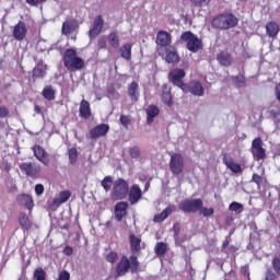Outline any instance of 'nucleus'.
<instances>
[{
  "label": "nucleus",
  "instance_id": "nucleus-1",
  "mask_svg": "<svg viewBox=\"0 0 280 280\" xmlns=\"http://www.w3.org/2000/svg\"><path fill=\"white\" fill-rule=\"evenodd\" d=\"M238 23L240 20L233 13H221L212 19L214 30H233Z\"/></svg>",
  "mask_w": 280,
  "mask_h": 280
},
{
  "label": "nucleus",
  "instance_id": "nucleus-2",
  "mask_svg": "<svg viewBox=\"0 0 280 280\" xmlns=\"http://www.w3.org/2000/svg\"><path fill=\"white\" fill-rule=\"evenodd\" d=\"M129 188L130 186H128V182L126 179H116L113 182L110 198L113 200H124L125 198H128Z\"/></svg>",
  "mask_w": 280,
  "mask_h": 280
},
{
  "label": "nucleus",
  "instance_id": "nucleus-3",
  "mask_svg": "<svg viewBox=\"0 0 280 280\" xmlns=\"http://www.w3.org/2000/svg\"><path fill=\"white\" fill-rule=\"evenodd\" d=\"M65 67L67 69L80 70L84 67V60L78 57V52L73 49H67L63 56Z\"/></svg>",
  "mask_w": 280,
  "mask_h": 280
},
{
  "label": "nucleus",
  "instance_id": "nucleus-4",
  "mask_svg": "<svg viewBox=\"0 0 280 280\" xmlns=\"http://www.w3.org/2000/svg\"><path fill=\"white\" fill-rule=\"evenodd\" d=\"M180 38L184 40V43H186L187 49L192 51V54H196V51H199V49L202 47V40L189 31L183 33Z\"/></svg>",
  "mask_w": 280,
  "mask_h": 280
},
{
  "label": "nucleus",
  "instance_id": "nucleus-5",
  "mask_svg": "<svg viewBox=\"0 0 280 280\" xmlns=\"http://www.w3.org/2000/svg\"><path fill=\"white\" fill-rule=\"evenodd\" d=\"M202 209V199H186L179 203V211L184 213H196Z\"/></svg>",
  "mask_w": 280,
  "mask_h": 280
},
{
  "label": "nucleus",
  "instance_id": "nucleus-6",
  "mask_svg": "<svg viewBox=\"0 0 280 280\" xmlns=\"http://www.w3.org/2000/svg\"><path fill=\"white\" fill-rule=\"evenodd\" d=\"M185 167V160L183 159V155L175 153L171 156L170 161V168L172 174L175 176H180L183 174V170Z\"/></svg>",
  "mask_w": 280,
  "mask_h": 280
},
{
  "label": "nucleus",
  "instance_id": "nucleus-7",
  "mask_svg": "<svg viewBox=\"0 0 280 280\" xmlns=\"http://www.w3.org/2000/svg\"><path fill=\"white\" fill-rule=\"evenodd\" d=\"M252 154L256 161H264V159H266V149H264V141L261 138H256L253 140Z\"/></svg>",
  "mask_w": 280,
  "mask_h": 280
},
{
  "label": "nucleus",
  "instance_id": "nucleus-8",
  "mask_svg": "<svg viewBox=\"0 0 280 280\" xmlns=\"http://www.w3.org/2000/svg\"><path fill=\"white\" fill-rule=\"evenodd\" d=\"M185 70L175 69L168 73V80H171L175 86H178L182 89V91H185L187 89V85H185L183 82V78H185Z\"/></svg>",
  "mask_w": 280,
  "mask_h": 280
},
{
  "label": "nucleus",
  "instance_id": "nucleus-9",
  "mask_svg": "<svg viewBox=\"0 0 280 280\" xmlns=\"http://www.w3.org/2000/svg\"><path fill=\"white\" fill-rule=\"evenodd\" d=\"M128 200L129 203L135 206L139 203V200H141V198H143V192L141 191V187H139V185L133 184L129 190H128Z\"/></svg>",
  "mask_w": 280,
  "mask_h": 280
},
{
  "label": "nucleus",
  "instance_id": "nucleus-10",
  "mask_svg": "<svg viewBox=\"0 0 280 280\" xmlns=\"http://www.w3.org/2000/svg\"><path fill=\"white\" fill-rule=\"evenodd\" d=\"M104 28V20L102 19V15H97L94 19L93 26L89 32L90 38H96L102 34V30Z\"/></svg>",
  "mask_w": 280,
  "mask_h": 280
},
{
  "label": "nucleus",
  "instance_id": "nucleus-11",
  "mask_svg": "<svg viewBox=\"0 0 280 280\" xmlns=\"http://www.w3.org/2000/svg\"><path fill=\"white\" fill-rule=\"evenodd\" d=\"M12 36L15 40H24L27 36V26L25 22H19L12 31Z\"/></svg>",
  "mask_w": 280,
  "mask_h": 280
},
{
  "label": "nucleus",
  "instance_id": "nucleus-12",
  "mask_svg": "<svg viewBox=\"0 0 280 280\" xmlns=\"http://www.w3.org/2000/svg\"><path fill=\"white\" fill-rule=\"evenodd\" d=\"M108 130H110V127L106 124H101L94 127L91 131V138L92 139H100V137H106L108 133Z\"/></svg>",
  "mask_w": 280,
  "mask_h": 280
},
{
  "label": "nucleus",
  "instance_id": "nucleus-13",
  "mask_svg": "<svg viewBox=\"0 0 280 280\" xmlns=\"http://www.w3.org/2000/svg\"><path fill=\"white\" fill-rule=\"evenodd\" d=\"M184 91H189V93L197 95V97H202L205 95V88L202 86V83L198 81L190 82Z\"/></svg>",
  "mask_w": 280,
  "mask_h": 280
},
{
  "label": "nucleus",
  "instance_id": "nucleus-14",
  "mask_svg": "<svg viewBox=\"0 0 280 280\" xmlns=\"http://www.w3.org/2000/svg\"><path fill=\"white\" fill-rule=\"evenodd\" d=\"M34 156L39 160L43 165L48 166L49 165V155H47V152L45 149H43L40 145H35L33 148Z\"/></svg>",
  "mask_w": 280,
  "mask_h": 280
},
{
  "label": "nucleus",
  "instance_id": "nucleus-15",
  "mask_svg": "<svg viewBox=\"0 0 280 280\" xmlns=\"http://www.w3.org/2000/svg\"><path fill=\"white\" fill-rule=\"evenodd\" d=\"M156 45L160 47H167L172 45V35L165 31L158 32L156 35Z\"/></svg>",
  "mask_w": 280,
  "mask_h": 280
},
{
  "label": "nucleus",
  "instance_id": "nucleus-16",
  "mask_svg": "<svg viewBox=\"0 0 280 280\" xmlns=\"http://www.w3.org/2000/svg\"><path fill=\"white\" fill-rule=\"evenodd\" d=\"M126 211H128V202L120 201L115 206V219L117 222H121L124 217L126 215Z\"/></svg>",
  "mask_w": 280,
  "mask_h": 280
},
{
  "label": "nucleus",
  "instance_id": "nucleus-17",
  "mask_svg": "<svg viewBox=\"0 0 280 280\" xmlns=\"http://www.w3.org/2000/svg\"><path fill=\"white\" fill-rule=\"evenodd\" d=\"M20 170L26 174V176H36L40 172V166L34 165L32 163H22Z\"/></svg>",
  "mask_w": 280,
  "mask_h": 280
},
{
  "label": "nucleus",
  "instance_id": "nucleus-18",
  "mask_svg": "<svg viewBox=\"0 0 280 280\" xmlns=\"http://www.w3.org/2000/svg\"><path fill=\"white\" fill-rule=\"evenodd\" d=\"M128 270H130V260H128V257L124 256L117 266V269H116L117 276L124 277V275H126Z\"/></svg>",
  "mask_w": 280,
  "mask_h": 280
},
{
  "label": "nucleus",
  "instance_id": "nucleus-19",
  "mask_svg": "<svg viewBox=\"0 0 280 280\" xmlns=\"http://www.w3.org/2000/svg\"><path fill=\"white\" fill-rule=\"evenodd\" d=\"M174 211H176V207L174 206L167 207L160 214L154 215L153 222H158V223L164 222V220H167V218H170V215H172Z\"/></svg>",
  "mask_w": 280,
  "mask_h": 280
},
{
  "label": "nucleus",
  "instance_id": "nucleus-20",
  "mask_svg": "<svg viewBox=\"0 0 280 280\" xmlns=\"http://www.w3.org/2000/svg\"><path fill=\"white\" fill-rule=\"evenodd\" d=\"M180 58L178 57V52H176V48L170 47L166 49V56L165 61L168 65H176V62H179Z\"/></svg>",
  "mask_w": 280,
  "mask_h": 280
},
{
  "label": "nucleus",
  "instance_id": "nucleus-21",
  "mask_svg": "<svg viewBox=\"0 0 280 280\" xmlns=\"http://www.w3.org/2000/svg\"><path fill=\"white\" fill-rule=\"evenodd\" d=\"M69 198H71V192L69 190L61 191L59 196L52 200V207H60V205H65Z\"/></svg>",
  "mask_w": 280,
  "mask_h": 280
},
{
  "label": "nucleus",
  "instance_id": "nucleus-22",
  "mask_svg": "<svg viewBox=\"0 0 280 280\" xmlns=\"http://www.w3.org/2000/svg\"><path fill=\"white\" fill-rule=\"evenodd\" d=\"M161 113L159 110V107L155 105H151L147 108V124H153L154 122V117H158V115Z\"/></svg>",
  "mask_w": 280,
  "mask_h": 280
},
{
  "label": "nucleus",
  "instance_id": "nucleus-23",
  "mask_svg": "<svg viewBox=\"0 0 280 280\" xmlns=\"http://www.w3.org/2000/svg\"><path fill=\"white\" fill-rule=\"evenodd\" d=\"M79 113L80 116L83 117V119H89V117H91V104H89L88 101L83 100L80 104Z\"/></svg>",
  "mask_w": 280,
  "mask_h": 280
},
{
  "label": "nucleus",
  "instance_id": "nucleus-24",
  "mask_svg": "<svg viewBox=\"0 0 280 280\" xmlns=\"http://www.w3.org/2000/svg\"><path fill=\"white\" fill-rule=\"evenodd\" d=\"M266 32L267 35L270 36V38H275L279 34V24L276 22H269L266 25Z\"/></svg>",
  "mask_w": 280,
  "mask_h": 280
},
{
  "label": "nucleus",
  "instance_id": "nucleus-25",
  "mask_svg": "<svg viewBox=\"0 0 280 280\" xmlns=\"http://www.w3.org/2000/svg\"><path fill=\"white\" fill-rule=\"evenodd\" d=\"M218 61L223 67H231V62H233V59H231V55L229 52L222 51L218 55Z\"/></svg>",
  "mask_w": 280,
  "mask_h": 280
},
{
  "label": "nucleus",
  "instance_id": "nucleus-26",
  "mask_svg": "<svg viewBox=\"0 0 280 280\" xmlns=\"http://www.w3.org/2000/svg\"><path fill=\"white\" fill-rule=\"evenodd\" d=\"M130 246H131L132 253L135 254L139 253V250H141V238L139 236L131 234Z\"/></svg>",
  "mask_w": 280,
  "mask_h": 280
},
{
  "label": "nucleus",
  "instance_id": "nucleus-27",
  "mask_svg": "<svg viewBox=\"0 0 280 280\" xmlns=\"http://www.w3.org/2000/svg\"><path fill=\"white\" fill-rule=\"evenodd\" d=\"M128 93L131 100H133V102H137L139 100V84L137 82H132L128 86Z\"/></svg>",
  "mask_w": 280,
  "mask_h": 280
},
{
  "label": "nucleus",
  "instance_id": "nucleus-28",
  "mask_svg": "<svg viewBox=\"0 0 280 280\" xmlns=\"http://www.w3.org/2000/svg\"><path fill=\"white\" fill-rule=\"evenodd\" d=\"M120 56L125 60H130V58H132V45L131 44H125L120 48Z\"/></svg>",
  "mask_w": 280,
  "mask_h": 280
},
{
  "label": "nucleus",
  "instance_id": "nucleus-29",
  "mask_svg": "<svg viewBox=\"0 0 280 280\" xmlns=\"http://www.w3.org/2000/svg\"><path fill=\"white\" fill-rule=\"evenodd\" d=\"M107 40L110 47H113L114 49L119 48V35H117V32H110L107 37Z\"/></svg>",
  "mask_w": 280,
  "mask_h": 280
},
{
  "label": "nucleus",
  "instance_id": "nucleus-30",
  "mask_svg": "<svg viewBox=\"0 0 280 280\" xmlns=\"http://www.w3.org/2000/svg\"><path fill=\"white\" fill-rule=\"evenodd\" d=\"M224 163L226 165V167L229 170H231V172H233L234 174H240V172H242V166L231 160H224Z\"/></svg>",
  "mask_w": 280,
  "mask_h": 280
},
{
  "label": "nucleus",
  "instance_id": "nucleus-31",
  "mask_svg": "<svg viewBox=\"0 0 280 280\" xmlns=\"http://www.w3.org/2000/svg\"><path fill=\"white\" fill-rule=\"evenodd\" d=\"M162 102L166 104V106H172V93L170 92V89H167V85H164L163 94H162Z\"/></svg>",
  "mask_w": 280,
  "mask_h": 280
},
{
  "label": "nucleus",
  "instance_id": "nucleus-32",
  "mask_svg": "<svg viewBox=\"0 0 280 280\" xmlns=\"http://www.w3.org/2000/svg\"><path fill=\"white\" fill-rule=\"evenodd\" d=\"M21 200L23 205H25L26 209H28V211H32V209H34V199H32V196L22 195Z\"/></svg>",
  "mask_w": 280,
  "mask_h": 280
},
{
  "label": "nucleus",
  "instance_id": "nucleus-33",
  "mask_svg": "<svg viewBox=\"0 0 280 280\" xmlns=\"http://www.w3.org/2000/svg\"><path fill=\"white\" fill-rule=\"evenodd\" d=\"M74 30H75V24L73 22H69V21L63 22L62 28H61L62 34L67 36L68 34H71Z\"/></svg>",
  "mask_w": 280,
  "mask_h": 280
},
{
  "label": "nucleus",
  "instance_id": "nucleus-34",
  "mask_svg": "<svg viewBox=\"0 0 280 280\" xmlns=\"http://www.w3.org/2000/svg\"><path fill=\"white\" fill-rule=\"evenodd\" d=\"M43 95L46 100H56V91H54V88L51 86H46L44 90H43Z\"/></svg>",
  "mask_w": 280,
  "mask_h": 280
},
{
  "label": "nucleus",
  "instance_id": "nucleus-35",
  "mask_svg": "<svg viewBox=\"0 0 280 280\" xmlns=\"http://www.w3.org/2000/svg\"><path fill=\"white\" fill-rule=\"evenodd\" d=\"M154 250L158 257H163L167 252V245H165V243H158Z\"/></svg>",
  "mask_w": 280,
  "mask_h": 280
},
{
  "label": "nucleus",
  "instance_id": "nucleus-36",
  "mask_svg": "<svg viewBox=\"0 0 280 280\" xmlns=\"http://www.w3.org/2000/svg\"><path fill=\"white\" fill-rule=\"evenodd\" d=\"M230 211H233L236 214H240L244 211V205L233 201L230 206H229Z\"/></svg>",
  "mask_w": 280,
  "mask_h": 280
},
{
  "label": "nucleus",
  "instance_id": "nucleus-37",
  "mask_svg": "<svg viewBox=\"0 0 280 280\" xmlns=\"http://www.w3.org/2000/svg\"><path fill=\"white\" fill-rule=\"evenodd\" d=\"M45 71V66L38 65L34 70H33V75L34 78H45L46 75Z\"/></svg>",
  "mask_w": 280,
  "mask_h": 280
},
{
  "label": "nucleus",
  "instance_id": "nucleus-38",
  "mask_svg": "<svg viewBox=\"0 0 280 280\" xmlns=\"http://www.w3.org/2000/svg\"><path fill=\"white\" fill-rule=\"evenodd\" d=\"M69 154V161L71 163V165H75V163H78V149L72 148L68 151Z\"/></svg>",
  "mask_w": 280,
  "mask_h": 280
},
{
  "label": "nucleus",
  "instance_id": "nucleus-39",
  "mask_svg": "<svg viewBox=\"0 0 280 280\" xmlns=\"http://www.w3.org/2000/svg\"><path fill=\"white\" fill-rule=\"evenodd\" d=\"M34 279L35 280H46L47 273H45V270H43V268H37L34 271Z\"/></svg>",
  "mask_w": 280,
  "mask_h": 280
},
{
  "label": "nucleus",
  "instance_id": "nucleus-40",
  "mask_svg": "<svg viewBox=\"0 0 280 280\" xmlns=\"http://www.w3.org/2000/svg\"><path fill=\"white\" fill-rule=\"evenodd\" d=\"M20 224L23 229H30V217L25 213L20 214Z\"/></svg>",
  "mask_w": 280,
  "mask_h": 280
},
{
  "label": "nucleus",
  "instance_id": "nucleus-41",
  "mask_svg": "<svg viewBox=\"0 0 280 280\" xmlns=\"http://www.w3.org/2000/svg\"><path fill=\"white\" fill-rule=\"evenodd\" d=\"M101 185L105 189V191H110V185H113V177L110 176L105 177L102 180Z\"/></svg>",
  "mask_w": 280,
  "mask_h": 280
},
{
  "label": "nucleus",
  "instance_id": "nucleus-42",
  "mask_svg": "<svg viewBox=\"0 0 280 280\" xmlns=\"http://www.w3.org/2000/svg\"><path fill=\"white\" fill-rule=\"evenodd\" d=\"M128 261H129V268H131L133 272L137 271V269L139 268V260H137V257L131 256L129 257Z\"/></svg>",
  "mask_w": 280,
  "mask_h": 280
},
{
  "label": "nucleus",
  "instance_id": "nucleus-43",
  "mask_svg": "<svg viewBox=\"0 0 280 280\" xmlns=\"http://www.w3.org/2000/svg\"><path fill=\"white\" fill-rule=\"evenodd\" d=\"M131 159H139L141 156V149L139 147H133L129 150Z\"/></svg>",
  "mask_w": 280,
  "mask_h": 280
},
{
  "label": "nucleus",
  "instance_id": "nucleus-44",
  "mask_svg": "<svg viewBox=\"0 0 280 280\" xmlns=\"http://www.w3.org/2000/svg\"><path fill=\"white\" fill-rule=\"evenodd\" d=\"M192 3L196 8H207L211 0H192Z\"/></svg>",
  "mask_w": 280,
  "mask_h": 280
},
{
  "label": "nucleus",
  "instance_id": "nucleus-45",
  "mask_svg": "<svg viewBox=\"0 0 280 280\" xmlns=\"http://www.w3.org/2000/svg\"><path fill=\"white\" fill-rule=\"evenodd\" d=\"M200 215H203V218H209V215H213V208H201L199 209Z\"/></svg>",
  "mask_w": 280,
  "mask_h": 280
},
{
  "label": "nucleus",
  "instance_id": "nucleus-46",
  "mask_svg": "<svg viewBox=\"0 0 280 280\" xmlns=\"http://www.w3.org/2000/svg\"><path fill=\"white\" fill-rule=\"evenodd\" d=\"M271 266L273 268V272L280 276V259L275 257L271 261Z\"/></svg>",
  "mask_w": 280,
  "mask_h": 280
},
{
  "label": "nucleus",
  "instance_id": "nucleus-47",
  "mask_svg": "<svg viewBox=\"0 0 280 280\" xmlns=\"http://www.w3.org/2000/svg\"><path fill=\"white\" fill-rule=\"evenodd\" d=\"M173 233H174L175 242H178V235H180V224L179 223H175L173 225Z\"/></svg>",
  "mask_w": 280,
  "mask_h": 280
},
{
  "label": "nucleus",
  "instance_id": "nucleus-48",
  "mask_svg": "<svg viewBox=\"0 0 280 280\" xmlns=\"http://www.w3.org/2000/svg\"><path fill=\"white\" fill-rule=\"evenodd\" d=\"M265 280H279V276H277V273L272 272L271 270H268L266 272Z\"/></svg>",
  "mask_w": 280,
  "mask_h": 280
},
{
  "label": "nucleus",
  "instance_id": "nucleus-49",
  "mask_svg": "<svg viewBox=\"0 0 280 280\" xmlns=\"http://www.w3.org/2000/svg\"><path fill=\"white\" fill-rule=\"evenodd\" d=\"M106 259H107V261H109V264H115L117 261V253L110 252L107 255Z\"/></svg>",
  "mask_w": 280,
  "mask_h": 280
},
{
  "label": "nucleus",
  "instance_id": "nucleus-50",
  "mask_svg": "<svg viewBox=\"0 0 280 280\" xmlns=\"http://www.w3.org/2000/svg\"><path fill=\"white\" fill-rule=\"evenodd\" d=\"M120 124H122L124 128H128V126H130V118H128L126 115H121Z\"/></svg>",
  "mask_w": 280,
  "mask_h": 280
},
{
  "label": "nucleus",
  "instance_id": "nucleus-51",
  "mask_svg": "<svg viewBox=\"0 0 280 280\" xmlns=\"http://www.w3.org/2000/svg\"><path fill=\"white\" fill-rule=\"evenodd\" d=\"M44 191H45V186H43V184H37L35 186V194L37 196H43Z\"/></svg>",
  "mask_w": 280,
  "mask_h": 280
},
{
  "label": "nucleus",
  "instance_id": "nucleus-52",
  "mask_svg": "<svg viewBox=\"0 0 280 280\" xmlns=\"http://www.w3.org/2000/svg\"><path fill=\"white\" fill-rule=\"evenodd\" d=\"M252 180L258 186L261 185V183H264V179L258 174H254Z\"/></svg>",
  "mask_w": 280,
  "mask_h": 280
},
{
  "label": "nucleus",
  "instance_id": "nucleus-53",
  "mask_svg": "<svg viewBox=\"0 0 280 280\" xmlns=\"http://www.w3.org/2000/svg\"><path fill=\"white\" fill-rule=\"evenodd\" d=\"M98 47L100 49H106V37H101L98 39Z\"/></svg>",
  "mask_w": 280,
  "mask_h": 280
},
{
  "label": "nucleus",
  "instance_id": "nucleus-54",
  "mask_svg": "<svg viewBox=\"0 0 280 280\" xmlns=\"http://www.w3.org/2000/svg\"><path fill=\"white\" fill-rule=\"evenodd\" d=\"M7 115H9L8 108H5V106H1L0 105V117H5Z\"/></svg>",
  "mask_w": 280,
  "mask_h": 280
},
{
  "label": "nucleus",
  "instance_id": "nucleus-55",
  "mask_svg": "<svg viewBox=\"0 0 280 280\" xmlns=\"http://www.w3.org/2000/svg\"><path fill=\"white\" fill-rule=\"evenodd\" d=\"M45 0H26V3L30 5H38V3H43Z\"/></svg>",
  "mask_w": 280,
  "mask_h": 280
},
{
  "label": "nucleus",
  "instance_id": "nucleus-56",
  "mask_svg": "<svg viewBox=\"0 0 280 280\" xmlns=\"http://www.w3.org/2000/svg\"><path fill=\"white\" fill-rule=\"evenodd\" d=\"M280 115V109H271L270 110V116L271 117H277Z\"/></svg>",
  "mask_w": 280,
  "mask_h": 280
},
{
  "label": "nucleus",
  "instance_id": "nucleus-57",
  "mask_svg": "<svg viewBox=\"0 0 280 280\" xmlns=\"http://www.w3.org/2000/svg\"><path fill=\"white\" fill-rule=\"evenodd\" d=\"M276 97L280 102V83L276 86Z\"/></svg>",
  "mask_w": 280,
  "mask_h": 280
},
{
  "label": "nucleus",
  "instance_id": "nucleus-58",
  "mask_svg": "<svg viewBox=\"0 0 280 280\" xmlns=\"http://www.w3.org/2000/svg\"><path fill=\"white\" fill-rule=\"evenodd\" d=\"M65 255H73V248L71 247H66L63 250Z\"/></svg>",
  "mask_w": 280,
  "mask_h": 280
},
{
  "label": "nucleus",
  "instance_id": "nucleus-59",
  "mask_svg": "<svg viewBox=\"0 0 280 280\" xmlns=\"http://www.w3.org/2000/svg\"><path fill=\"white\" fill-rule=\"evenodd\" d=\"M34 110L37 115H40V107L38 105H35Z\"/></svg>",
  "mask_w": 280,
  "mask_h": 280
},
{
  "label": "nucleus",
  "instance_id": "nucleus-60",
  "mask_svg": "<svg viewBox=\"0 0 280 280\" xmlns=\"http://www.w3.org/2000/svg\"><path fill=\"white\" fill-rule=\"evenodd\" d=\"M148 189H150V183H147L144 186V191H148Z\"/></svg>",
  "mask_w": 280,
  "mask_h": 280
},
{
  "label": "nucleus",
  "instance_id": "nucleus-61",
  "mask_svg": "<svg viewBox=\"0 0 280 280\" xmlns=\"http://www.w3.org/2000/svg\"><path fill=\"white\" fill-rule=\"evenodd\" d=\"M237 80H238V82H244V77L238 75V77H237Z\"/></svg>",
  "mask_w": 280,
  "mask_h": 280
},
{
  "label": "nucleus",
  "instance_id": "nucleus-62",
  "mask_svg": "<svg viewBox=\"0 0 280 280\" xmlns=\"http://www.w3.org/2000/svg\"><path fill=\"white\" fill-rule=\"evenodd\" d=\"M42 45H45V40L38 42V47H40Z\"/></svg>",
  "mask_w": 280,
  "mask_h": 280
},
{
  "label": "nucleus",
  "instance_id": "nucleus-63",
  "mask_svg": "<svg viewBox=\"0 0 280 280\" xmlns=\"http://www.w3.org/2000/svg\"><path fill=\"white\" fill-rule=\"evenodd\" d=\"M229 246V242L223 243V248H226Z\"/></svg>",
  "mask_w": 280,
  "mask_h": 280
},
{
  "label": "nucleus",
  "instance_id": "nucleus-64",
  "mask_svg": "<svg viewBox=\"0 0 280 280\" xmlns=\"http://www.w3.org/2000/svg\"><path fill=\"white\" fill-rule=\"evenodd\" d=\"M247 279L250 280V273H247Z\"/></svg>",
  "mask_w": 280,
  "mask_h": 280
}]
</instances>
